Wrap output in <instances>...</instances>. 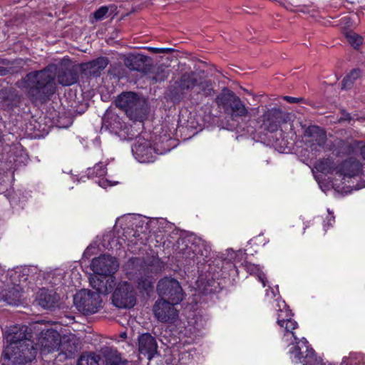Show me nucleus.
I'll return each instance as SVG.
<instances>
[{
    "label": "nucleus",
    "instance_id": "38",
    "mask_svg": "<svg viewBox=\"0 0 365 365\" xmlns=\"http://www.w3.org/2000/svg\"><path fill=\"white\" fill-rule=\"evenodd\" d=\"M245 269L250 274H256L260 282L262 284L263 287L266 286V281L264 277L262 276V271L258 265L245 262L243 263Z\"/></svg>",
    "mask_w": 365,
    "mask_h": 365
},
{
    "label": "nucleus",
    "instance_id": "1",
    "mask_svg": "<svg viewBox=\"0 0 365 365\" xmlns=\"http://www.w3.org/2000/svg\"><path fill=\"white\" fill-rule=\"evenodd\" d=\"M56 77L59 84L68 86L76 83L79 76L74 67L61 68L56 74L55 66L48 65L43 69L27 73L16 85L24 91L31 103L43 104L56 93Z\"/></svg>",
    "mask_w": 365,
    "mask_h": 365
},
{
    "label": "nucleus",
    "instance_id": "29",
    "mask_svg": "<svg viewBox=\"0 0 365 365\" xmlns=\"http://www.w3.org/2000/svg\"><path fill=\"white\" fill-rule=\"evenodd\" d=\"M314 168L320 173L329 174L336 172V167L334 158L331 157L322 158L317 160L314 164Z\"/></svg>",
    "mask_w": 365,
    "mask_h": 365
},
{
    "label": "nucleus",
    "instance_id": "17",
    "mask_svg": "<svg viewBox=\"0 0 365 365\" xmlns=\"http://www.w3.org/2000/svg\"><path fill=\"white\" fill-rule=\"evenodd\" d=\"M363 170L362 163L353 157H349L336 165V173L344 178L358 176Z\"/></svg>",
    "mask_w": 365,
    "mask_h": 365
},
{
    "label": "nucleus",
    "instance_id": "12",
    "mask_svg": "<svg viewBox=\"0 0 365 365\" xmlns=\"http://www.w3.org/2000/svg\"><path fill=\"white\" fill-rule=\"evenodd\" d=\"M153 311L157 319L163 323H173L178 317L175 305L161 299L155 302Z\"/></svg>",
    "mask_w": 365,
    "mask_h": 365
},
{
    "label": "nucleus",
    "instance_id": "13",
    "mask_svg": "<svg viewBox=\"0 0 365 365\" xmlns=\"http://www.w3.org/2000/svg\"><path fill=\"white\" fill-rule=\"evenodd\" d=\"M131 150L133 155L140 163H153L155 161V149L149 140L138 138L132 146Z\"/></svg>",
    "mask_w": 365,
    "mask_h": 365
},
{
    "label": "nucleus",
    "instance_id": "30",
    "mask_svg": "<svg viewBox=\"0 0 365 365\" xmlns=\"http://www.w3.org/2000/svg\"><path fill=\"white\" fill-rule=\"evenodd\" d=\"M22 297V289L21 286L17 285L6 289L4 298L5 301L13 305H18L21 303Z\"/></svg>",
    "mask_w": 365,
    "mask_h": 365
},
{
    "label": "nucleus",
    "instance_id": "52",
    "mask_svg": "<svg viewBox=\"0 0 365 365\" xmlns=\"http://www.w3.org/2000/svg\"><path fill=\"white\" fill-rule=\"evenodd\" d=\"M229 268H236L235 264H228Z\"/></svg>",
    "mask_w": 365,
    "mask_h": 365
},
{
    "label": "nucleus",
    "instance_id": "2",
    "mask_svg": "<svg viewBox=\"0 0 365 365\" xmlns=\"http://www.w3.org/2000/svg\"><path fill=\"white\" fill-rule=\"evenodd\" d=\"M175 250L184 259L185 265L192 266L209 261L211 248L202 238L193 233H181Z\"/></svg>",
    "mask_w": 365,
    "mask_h": 365
},
{
    "label": "nucleus",
    "instance_id": "28",
    "mask_svg": "<svg viewBox=\"0 0 365 365\" xmlns=\"http://www.w3.org/2000/svg\"><path fill=\"white\" fill-rule=\"evenodd\" d=\"M102 159V158H96V160H98V163H96L93 168H89L86 170V173L88 178H103L106 176L108 163L107 161L103 162Z\"/></svg>",
    "mask_w": 365,
    "mask_h": 365
},
{
    "label": "nucleus",
    "instance_id": "22",
    "mask_svg": "<svg viewBox=\"0 0 365 365\" xmlns=\"http://www.w3.org/2000/svg\"><path fill=\"white\" fill-rule=\"evenodd\" d=\"M363 141L357 140H341L336 148L337 155L351 156L361 153Z\"/></svg>",
    "mask_w": 365,
    "mask_h": 365
},
{
    "label": "nucleus",
    "instance_id": "9",
    "mask_svg": "<svg viewBox=\"0 0 365 365\" xmlns=\"http://www.w3.org/2000/svg\"><path fill=\"white\" fill-rule=\"evenodd\" d=\"M217 103L224 110L231 115L232 118L246 116L247 109L239 96L234 92L229 91L217 96Z\"/></svg>",
    "mask_w": 365,
    "mask_h": 365
},
{
    "label": "nucleus",
    "instance_id": "5",
    "mask_svg": "<svg viewBox=\"0 0 365 365\" xmlns=\"http://www.w3.org/2000/svg\"><path fill=\"white\" fill-rule=\"evenodd\" d=\"M157 289L160 299L172 303L173 305L180 304L184 299L183 289L179 281L174 278L165 277L160 279Z\"/></svg>",
    "mask_w": 365,
    "mask_h": 365
},
{
    "label": "nucleus",
    "instance_id": "36",
    "mask_svg": "<svg viewBox=\"0 0 365 365\" xmlns=\"http://www.w3.org/2000/svg\"><path fill=\"white\" fill-rule=\"evenodd\" d=\"M170 96L173 101H180L183 99L186 93L180 86V80L175 81L169 89Z\"/></svg>",
    "mask_w": 365,
    "mask_h": 365
},
{
    "label": "nucleus",
    "instance_id": "40",
    "mask_svg": "<svg viewBox=\"0 0 365 365\" xmlns=\"http://www.w3.org/2000/svg\"><path fill=\"white\" fill-rule=\"evenodd\" d=\"M346 38L349 45L354 48H358L363 43V38L359 34L353 31H349L346 34Z\"/></svg>",
    "mask_w": 365,
    "mask_h": 365
},
{
    "label": "nucleus",
    "instance_id": "26",
    "mask_svg": "<svg viewBox=\"0 0 365 365\" xmlns=\"http://www.w3.org/2000/svg\"><path fill=\"white\" fill-rule=\"evenodd\" d=\"M109 63L108 57L99 56L83 65L84 70L89 71V73L93 76H98Z\"/></svg>",
    "mask_w": 365,
    "mask_h": 365
},
{
    "label": "nucleus",
    "instance_id": "16",
    "mask_svg": "<svg viewBox=\"0 0 365 365\" xmlns=\"http://www.w3.org/2000/svg\"><path fill=\"white\" fill-rule=\"evenodd\" d=\"M125 65L131 71L148 73L151 70L152 64L148 56L143 54H130L124 61Z\"/></svg>",
    "mask_w": 365,
    "mask_h": 365
},
{
    "label": "nucleus",
    "instance_id": "10",
    "mask_svg": "<svg viewBox=\"0 0 365 365\" xmlns=\"http://www.w3.org/2000/svg\"><path fill=\"white\" fill-rule=\"evenodd\" d=\"M118 262L115 257L102 255L95 257L91 262V270L101 277H110L118 271Z\"/></svg>",
    "mask_w": 365,
    "mask_h": 365
},
{
    "label": "nucleus",
    "instance_id": "7",
    "mask_svg": "<svg viewBox=\"0 0 365 365\" xmlns=\"http://www.w3.org/2000/svg\"><path fill=\"white\" fill-rule=\"evenodd\" d=\"M73 303L79 311L84 314H93L98 311L101 306L102 299L98 293L86 289H81L75 294Z\"/></svg>",
    "mask_w": 365,
    "mask_h": 365
},
{
    "label": "nucleus",
    "instance_id": "24",
    "mask_svg": "<svg viewBox=\"0 0 365 365\" xmlns=\"http://www.w3.org/2000/svg\"><path fill=\"white\" fill-rule=\"evenodd\" d=\"M136 230H130L128 229L127 230H124V235L128 241H130L133 245H145L147 240V230L148 227L145 225V228H143V225H136Z\"/></svg>",
    "mask_w": 365,
    "mask_h": 365
},
{
    "label": "nucleus",
    "instance_id": "31",
    "mask_svg": "<svg viewBox=\"0 0 365 365\" xmlns=\"http://www.w3.org/2000/svg\"><path fill=\"white\" fill-rule=\"evenodd\" d=\"M180 85L185 93L196 88L197 78L194 72L184 73L180 78Z\"/></svg>",
    "mask_w": 365,
    "mask_h": 365
},
{
    "label": "nucleus",
    "instance_id": "20",
    "mask_svg": "<svg viewBox=\"0 0 365 365\" xmlns=\"http://www.w3.org/2000/svg\"><path fill=\"white\" fill-rule=\"evenodd\" d=\"M79 346V340L76 335L73 334L61 335V344H59L60 354H63L66 358L73 357Z\"/></svg>",
    "mask_w": 365,
    "mask_h": 365
},
{
    "label": "nucleus",
    "instance_id": "44",
    "mask_svg": "<svg viewBox=\"0 0 365 365\" xmlns=\"http://www.w3.org/2000/svg\"><path fill=\"white\" fill-rule=\"evenodd\" d=\"M108 12V8L107 6H101L94 13V18L97 20H101L104 18Z\"/></svg>",
    "mask_w": 365,
    "mask_h": 365
},
{
    "label": "nucleus",
    "instance_id": "54",
    "mask_svg": "<svg viewBox=\"0 0 365 365\" xmlns=\"http://www.w3.org/2000/svg\"><path fill=\"white\" fill-rule=\"evenodd\" d=\"M98 153H99V155H100L101 156V155H103V153H102V152H101V151H99Z\"/></svg>",
    "mask_w": 365,
    "mask_h": 365
},
{
    "label": "nucleus",
    "instance_id": "43",
    "mask_svg": "<svg viewBox=\"0 0 365 365\" xmlns=\"http://www.w3.org/2000/svg\"><path fill=\"white\" fill-rule=\"evenodd\" d=\"M297 322L294 321V319H292V317H291V319H289L288 321L285 322V324L284 326V327L285 328V331L292 333L294 340H297V338L296 337L293 331L294 329L297 328Z\"/></svg>",
    "mask_w": 365,
    "mask_h": 365
},
{
    "label": "nucleus",
    "instance_id": "19",
    "mask_svg": "<svg viewBox=\"0 0 365 365\" xmlns=\"http://www.w3.org/2000/svg\"><path fill=\"white\" fill-rule=\"evenodd\" d=\"M102 128L118 135L121 131L125 133L128 126L122 118L115 113H110L103 117Z\"/></svg>",
    "mask_w": 365,
    "mask_h": 365
},
{
    "label": "nucleus",
    "instance_id": "37",
    "mask_svg": "<svg viewBox=\"0 0 365 365\" xmlns=\"http://www.w3.org/2000/svg\"><path fill=\"white\" fill-rule=\"evenodd\" d=\"M284 303V309H279L278 310V315H277V324L281 327H284L285 322L289 319H291L293 316L292 311L287 307L285 302Z\"/></svg>",
    "mask_w": 365,
    "mask_h": 365
},
{
    "label": "nucleus",
    "instance_id": "33",
    "mask_svg": "<svg viewBox=\"0 0 365 365\" xmlns=\"http://www.w3.org/2000/svg\"><path fill=\"white\" fill-rule=\"evenodd\" d=\"M105 278L104 277L97 275L90 279V284L93 289H96V293H98L99 295L108 293V279L105 281Z\"/></svg>",
    "mask_w": 365,
    "mask_h": 365
},
{
    "label": "nucleus",
    "instance_id": "47",
    "mask_svg": "<svg viewBox=\"0 0 365 365\" xmlns=\"http://www.w3.org/2000/svg\"><path fill=\"white\" fill-rule=\"evenodd\" d=\"M284 99L290 103H299L304 101L302 97H293L289 96H284Z\"/></svg>",
    "mask_w": 365,
    "mask_h": 365
},
{
    "label": "nucleus",
    "instance_id": "18",
    "mask_svg": "<svg viewBox=\"0 0 365 365\" xmlns=\"http://www.w3.org/2000/svg\"><path fill=\"white\" fill-rule=\"evenodd\" d=\"M115 103L116 106L125 110L128 115H132L138 108L139 96L133 92H125L119 95Z\"/></svg>",
    "mask_w": 365,
    "mask_h": 365
},
{
    "label": "nucleus",
    "instance_id": "50",
    "mask_svg": "<svg viewBox=\"0 0 365 365\" xmlns=\"http://www.w3.org/2000/svg\"><path fill=\"white\" fill-rule=\"evenodd\" d=\"M362 158L364 160H365V144L363 145L362 143V147H361V153Z\"/></svg>",
    "mask_w": 365,
    "mask_h": 365
},
{
    "label": "nucleus",
    "instance_id": "21",
    "mask_svg": "<svg viewBox=\"0 0 365 365\" xmlns=\"http://www.w3.org/2000/svg\"><path fill=\"white\" fill-rule=\"evenodd\" d=\"M32 334L28 332V326L16 325L11 327L7 336V340L9 341L10 347L13 349L14 346H19L21 342L26 340H32Z\"/></svg>",
    "mask_w": 365,
    "mask_h": 365
},
{
    "label": "nucleus",
    "instance_id": "6",
    "mask_svg": "<svg viewBox=\"0 0 365 365\" xmlns=\"http://www.w3.org/2000/svg\"><path fill=\"white\" fill-rule=\"evenodd\" d=\"M113 304L119 309H130L136 304V292L133 284L126 281L118 284L112 297Z\"/></svg>",
    "mask_w": 365,
    "mask_h": 365
},
{
    "label": "nucleus",
    "instance_id": "42",
    "mask_svg": "<svg viewBox=\"0 0 365 365\" xmlns=\"http://www.w3.org/2000/svg\"><path fill=\"white\" fill-rule=\"evenodd\" d=\"M150 78L153 81V83H156V82L164 81L165 79L168 78V75L164 70L160 69V68H158V71L153 73V76Z\"/></svg>",
    "mask_w": 365,
    "mask_h": 365
},
{
    "label": "nucleus",
    "instance_id": "25",
    "mask_svg": "<svg viewBox=\"0 0 365 365\" xmlns=\"http://www.w3.org/2000/svg\"><path fill=\"white\" fill-rule=\"evenodd\" d=\"M21 101V94L14 88H8L3 93V103L7 110H13L20 107Z\"/></svg>",
    "mask_w": 365,
    "mask_h": 365
},
{
    "label": "nucleus",
    "instance_id": "4",
    "mask_svg": "<svg viewBox=\"0 0 365 365\" xmlns=\"http://www.w3.org/2000/svg\"><path fill=\"white\" fill-rule=\"evenodd\" d=\"M160 264H153L151 267L145 264H129L128 274L130 279H137L138 288L141 292L149 294L153 290V281L150 272L160 270Z\"/></svg>",
    "mask_w": 365,
    "mask_h": 365
},
{
    "label": "nucleus",
    "instance_id": "48",
    "mask_svg": "<svg viewBox=\"0 0 365 365\" xmlns=\"http://www.w3.org/2000/svg\"><path fill=\"white\" fill-rule=\"evenodd\" d=\"M9 72V71L8 68L6 67H1V66H0V76H5L8 75Z\"/></svg>",
    "mask_w": 365,
    "mask_h": 365
},
{
    "label": "nucleus",
    "instance_id": "39",
    "mask_svg": "<svg viewBox=\"0 0 365 365\" xmlns=\"http://www.w3.org/2000/svg\"><path fill=\"white\" fill-rule=\"evenodd\" d=\"M76 365H99L98 356L91 354H82Z\"/></svg>",
    "mask_w": 365,
    "mask_h": 365
},
{
    "label": "nucleus",
    "instance_id": "49",
    "mask_svg": "<svg viewBox=\"0 0 365 365\" xmlns=\"http://www.w3.org/2000/svg\"><path fill=\"white\" fill-rule=\"evenodd\" d=\"M0 64L9 65V61L7 58L0 57Z\"/></svg>",
    "mask_w": 365,
    "mask_h": 365
},
{
    "label": "nucleus",
    "instance_id": "34",
    "mask_svg": "<svg viewBox=\"0 0 365 365\" xmlns=\"http://www.w3.org/2000/svg\"><path fill=\"white\" fill-rule=\"evenodd\" d=\"M361 76V71L359 68H354L349 72V73L341 81V88H350L354 83L355 81Z\"/></svg>",
    "mask_w": 365,
    "mask_h": 365
},
{
    "label": "nucleus",
    "instance_id": "15",
    "mask_svg": "<svg viewBox=\"0 0 365 365\" xmlns=\"http://www.w3.org/2000/svg\"><path fill=\"white\" fill-rule=\"evenodd\" d=\"M36 301L41 307L53 309L58 307L60 296L54 289L42 287L36 294Z\"/></svg>",
    "mask_w": 365,
    "mask_h": 365
},
{
    "label": "nucleus",
    "instance_id": "53",
    "mask_svg": "<svg viewBox=\"0 0 365 365\" xmlns=\"http://www.w3.org/2000/svg\"><path fill=\"white\" fill-rule=\"evenodd\" d=\"M1 140H2V134H1V132L0 131V143H1Z\"/></svg>",
    "mask_w": 365,
    "mask_h": 365
},
{
    "label": "nucleus",
    "instance_id": "3",
    "mask_svg": "<svg viewBox=\"0 0 365 365\" xmlns=\"http://www.w3.org/2000/svg\"><path fill=\"white\" fill-rule=\"evenodd\" d=\"M38 344L34 340H26L19 346L6 350V356L14 365H31L36 358Z\"/></svg>",
    "mask_w": 365,
    "mask_h": 365
},
{
    "label": "nucleus",
    "instance_id": "45",
    "mask_svg": "<svg viewBox=\"0 0 365 365\" xmlns=\"http://www.w3.org/2000/svg\"><path fill=\"white\" fill-rule=\"evenodd\" d=\"M148 49L155 54L158 53H165L169 54L172 53L173 48H157V47H149Z\"/></svg>",
    "mask_w": 365,
    "mask_h": 365
},
{
    "label": "nucleus",
    "instance_id": "35",
    "mask_svg": "<svg viewBox=\"0 0 365 365\" xmlns=\"http://www.w3.org/2000/svg\"><path fill=\"white\" fill-rule=\"evenodd\" d=\"M307 356L304 361V365H330L322 361V358L318 357L313 348H309L305 345Z\"/></svg>",
    "mask_w": 365,
    "mask_h": 365
},
{
    "label": "nucleus",
    "instance_id": "14",
    "mask_svg": "<svg viewBox=\"0 0 365 365\" xmlns=\"http://www.w3.org/2000/svg\"><path fill=\"white\" fill-rule=\"evenodd\" d=\"M139 353L147 356L149 361L152 360L158 353V343L150 333L146 332L138 336Z\"/></svg>",
    "mask_w": 365,
    "mask_h": 365
},
{
    "label": "nucleus",
    "instance_id": "46",
    "mask_svg": "<svg viewBox=\"0 0 365 365\" xmlns=\"http://www.w3.org/2000/svg\"><path fill=\"white\" fill-rule=\"evenodd\" d=\"M352 120L353 118L350 113H347V111L345 110H341V116L339 118V123L347 122L348 123H351Z\"/></svg>",
    "mask_w": 365,
    "mask_h": 365
},
{
    "label": "nucleus",
    "instance_id": "32",
    "mask_svg": "<svg viewBox=\"0 0 365 365\" xmlns=\"http://www.w3.org/2000/svg\"><path fill=\"white\" fill-rule=\"evenodd\" d=\"M105 365H125L127 361H123L118 350H106L103 354Z\"/></svg>",
    "mask_w": 365,
    "mask_h": 365
},
{
    "label": "nucleus",
    "instance_id": "51",
    "mask_svg": "<svg viewBox=\"0 0 365 365\" xmlns=\"http://www.w3.org/2000/svg\"><path fill=\"white\" fill-rule=\"evenodd\" d=\"M120 336V338L125 339L127 337V334L125 332L121 333Z\"/></svg>",
    "mask_w": 365,
    "mask_h": 365
},
{
    "label": "nucleus",
    "instance_id": "27",
    "mask_svg": "<svg viewBox=\"0 0 365 365\" xmlns=\"http://www.w3.org/2000/svg\"><path fill=\"white\" fill-rule=\"evenodd\" d=\"M305 344H307V346H308L309 348H312L307 340L305 339L304 341H302L301 347L298 344H297L289 349V354L293 363H302L303 365H304V361L307 354Z\"/></svg>",
    "mask_w": 365,
    "mask_h": 365
},
{
    "label": "nucleus",
    "instance_id": "11",
    "mask_svg": "<svg viewBox=\"0 0 365 365\" xmlns=\"http://www.w3.org/2000/svg\"><path fill=\"white\" fill-rule=\"evenodd\" d=\"M38 349L40 348L43 353H53L58 351L61 344V334L55 329L42 331L38 339Z\"/></svg>",
    "mask_w": 365,
    "mask_h": 365
},
{
    "label": "nucleus",
    "instance_id": "23",
    "mask_svg": "<svg viewBox=\"0 0 365 365\" xmlns=\"http://www.w3.org/2000/svg\"><path fill=\"white\" fill-rule=\"evenodd\" d=\"M305 137L312 145H318L321 148L324 147L327 140V132L322 127L316 125H311L306 128L304 131Z\"/></svg>",
    "mask_w": 365,
    "mask_h": 365
},
{
    "label": "nucleus",
    "instance_id": "8",
    "mask_svg": "<svg viewBox=\"0 0 365 365\" xmlns=\"http://www.w3.org/2000/svg\"><path fill=\"white\" fill-rule=\"evenodd\" d=\"M287 114L279 108L267 109L257 120L259 128L263 131L274 132L282 123H286Z\"/></svg>",
    "mask_w": 365,
    "mask_h": 365
},
{
    "label": "nucleus",
    "instance_id": "41",
    "mask_svg": "<svg viewBox=\"0 0 365 365\" xmlns=\"http://www.w3.org/2000/svg\"><path fill=\"white\" fill-rule=\"evenodd\" d=\"M196 90L198 95L201 96H209L213 92V88L209 81H203L202 83H197Z\"/></svg>",
    "mask_w": 365,
    "mask_h": 365
}]
</instances>
